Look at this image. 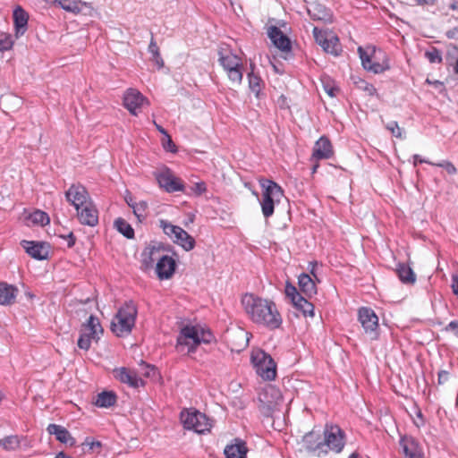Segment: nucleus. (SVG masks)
Returning a JSON list of instances; mask_svg holds the SVG:
<instances>
[{"label": "nucleus", "instance_id": "47", "mask_svg": "<svg viewBox=\"0 0 458 458\" xmlns=\"http://www.w3.org/2000/svg\"><path fill=\"white\" fill-rule=\"evenodd\" d=\"M386 128L392 133L393 136L399 138V139L404 138L403 129H402L398 125L397 122L391 121V122L387 123L386 125Z\"/></svg>", "mask_w": 458, "mask_h": 458}, {"label": "nucleus", "instance_id": "22", "mask_svg": "<svg viewBox=\"0 0 458 458\" xmlns=\"http://www.w3.org/2000/svg\"><path fill=\"white\" fill-rule=\"evenodd\" d=\"M400 446L405 455V458L422 454L416 439L410 436H403L400 439Z\"/></svg>", "mask_w": 458, "mask_h": 458}, {"label": "nucleus", "instance_id": "43", "mask_svg": "<svg viewBox=\"0 0 458 458\" xmlns=\"http://www.w3.org/2000/svg\"><path fill=\"white\" fill-rule=\"evenodd\" d=\"M322 86L325 92L330 98H335L339 93V88L335 85V81H331L329 78L322 79Z\"/></svg>", "mask_w": 458, "mask_h": 458}, {"label": "nucleus", "instance_id": "19", "mask_svg": "<svg viewBox=\"0 0 458 458\" xmlns=\"http://www.w3.org/2000/svg\"><path fill=\"white\" fill-rule=\"evenodd\" d=\"M267 35L272 43L282 51H288L291 48L290 39L276 26L267 28Z\"/></svg>", "mask_w": 458, "mask_h": 458}, {"label": "nucleus", "instance_id": "54", "mask_svg": "<svg viewBox=\"0 0 458 458\" xmlns=\"http://www.w3.org/2000/svg\"><path fill=\"white\" fill-rule=\"evenodd\" d=\"M445 332H451L458 338V319L450 321L444 328Z\"/></svg>", "mask_w": 458, "mask_h": 458}, {"label": "nucleus", "instance_id": "6", "mask_svg": "<svg viewBox=\"0 0 458 458\" xmlns=\"http://www.w3.org/2000/svg\"><path fill=\"white\" fill-rule=\"evenodd\" d=\"M104 329L100 324L98 318L90 315L87 322L83 323L80 330V336L77 345L80 349L89 351L91 346V341L98 342L100 339Z\"/></svg>", "mask_w": 458, "mask_h": 458}, {"label": "nucleus", "instance_id": "60", "mask_svg": "<svg viewBox=\"0 0 458 458\" xmlns=\"http://www.w3.org/2000/svg\"><path fill=\"white\" fill-rule=\"evenodd\" d=\"M83 445L89 446V450H93L95 447H101L102 445L99 441H90L89 438H86Z\"/></svg>", "mask_w": 458, "mask_h": 458}, {"label": "nucleus", "instance_id": "56", "mask_svg": "<svg viewBox=\"0 0 458 458\" xmlns=\"http://www.w3.org/2000/svg\"><path fill=\"white\" fill-rule=\"evenodd\" d=\"M450 373L447 370L441 369L437 373V382L439 385H443L449 379Z\"/></svg>", "mask_w": 458, "mask_h": 458}, {"label": "nucleus", "instance_id": "39", "mask_svg": "<svg viewBox=\"0 0 458 458\" xmlns=\"http://www.w3.org/2000/svg\"><path fill=\"white\" fill-rule=\"evenodd\" d=\"M28 222L31 223L33 225H45L50 222L48 215L39 209H37L28 215L26 217Z\"/></svg>", "mask_w": 458, "mask_h": 458}, {"label": "nucleus", "instance_id": "44", "mask_svg": "<svg viewBox=\"0 0 458 458\" xmlns=\"http://www.w3.org/2000/svg\"><path fill=\"white\" fill-rule=\"evenodd\" d=\"M249 87L250 89V90L255 93L256 97L259 98V93L261 91V79L257 76V75H254L253 73H250L249 74Z\"/></svg>", "mask_w": 458, "mask_h": 458}, {"label": "nucleus", "instance_id": "50", "mask_svg": "<svg viewBox=\"0 0 458 458\" xmlns=\"http://www.w3.org/2000/svg\"><path fill=\"white\" fill-rule=\"evenodd\" d=\"M13 46V41L10 35H3L0 38V52L10 50Z\"/></svg>", "mask_w": 458, "mask_h": 458}, {"label": "nucleus", "instance_id": "55", "mask_svg": "<svg viewBox=\"0 0 458 458\" xmlns=\"http://www.w3.org/2000/svg\"><path fill=\"white\" fill-rule=\"evenodd\" d=\"M163 146L168 151H171V152L176 151L175 145L174 144L171 137L168 134L165 135V139L163 140Z\"/></svg>", "mask_w": 458, "mask_h": 458}, {"label": "nucleus", "instance_id": "42", "mask_svg": "<svg viewBox=\"0 0 458 458\" xmlns=\"http://www.w3.org/2000/svg\"><path fill=\"white\" fill-rule=\"evenodd\" d=\"M321 47L325 52L337 55L339 51L338 38L333 34H329V38H327V42Z\"/></svg>", "mask_w": 458, "mask_h": 458}, {"label": "nucleus", "instance_id": "58", "mask_svg": "<svg viewBox=\"0 0 458 458\" xmlns=\"http://www.w3.org/2000/svg\"><path fill=\"white\" fill-rule=\"evenodd\" d=\"M451 288L453 293L458 298V274L452 276Z\"/></svg>", "mask_w": 458, "mask_h": 458}, {"label": "nucleus", "instance_id": "34", "mask_svg": "<svg viewBox=\"0 0 458 458\" xmlns=\"http://www.w3.org/2000/svg\"><path fill=\"white\" fill-rule=\"evenodd\" d=\"M247 447L244 443L227 445L225 448L226 458H246Z\"/></svg>", "mask_w": 458, "mask_h": 458}, {"label": "nucleus", "instance_id": "53", "mask_svg": "<svg viewBox=\"0 0 458 458\" xmlns=\"http://www.w3.org/2000/svg\"><path fill=\"white\" fill-rule=\"evenodd\" d=\"M432 165L443 167L449 174H456L457 170L455 166L449 161H443L441 163H434Z\"/></svg>", "mask_w": 458, "mask_h": 458}, {"label": "nucleus", "instance_id": "3", "mask_svg": "<svg viewBox=\"0 0 458 458\" xmlns=\"http://www.w3.org/2000/svg\"><path fill=\"white\" fill-rule=\"evenodd\" d=\"M137 313V307L131 301L125 302L114 317L111 331L118 337L130 335L134 327Z\"/></svg>", "mask_w": 458, "mask_h": 458}, {"label": "nucleus", "instance_id": "38", "mask_svg": "<svg viewBox=\"0 0 458 458\" xmlns=\"http://www.w3.org/2000/svg\"><path fill=\"white\" fill-rule=\"evenodd\" d=\"M20 446L21 437L17 435L7 436L0 439V447L5 451H16L20 448Z\"/></svg>", "mask_w": 458, "mask_h": 458}, {"label": "nucleus", "instance_id": "16", "mask_svg": "<svg viewBox=\"0 0 458 458\" xmlns=\"http://www.w3.org/2000/svg\"><path fill=\"white\" fill-rule=\"evenodd\" d=\"M113 375L115 379L123 384L128 385L130 387L138 388L144 385L142 378L139 377L137 373L125 367L115 368L113 370Z\"/></svg>", "mask_w": 458, "mask_h": 458}, {"label": "nucleus", "instance_id": "33", "mask_svg": "<svg viewBox=\"0 0 458 458\" xmlns=\"http://www.w3.org/2000/svg\"><path fill=\"white\" fill-rule=\"evenodd\" d=\"M117 396L113 391H103L97 395L95 404L101 408H109L115 404Z\"/></svg>", "mask_w": 458, "mask_h": 458}, {"label": "nucleus", "instance_id": "26", "mask_svg": "<svg viewBox=\"0 0 458 458\" xmlns=\"http://www.w3.org/2000/svg\"><path fill=\"white\" fill-rule=\"evenodd\" d=\"M308 13L313 20L331 21L332 15L330 11L321 4H311L308 8Z\"/></svg>", "mask_w": 458, "mask_h": 458}, {"label": "nucleus", "instance_id": "23", "mask_svg": "<svg viewBox=\"0 0 458 458\" xmlns=\"http://www.w3.org/2000/svg\"><path fill=\"white\" fill-rule=\"evenodd\" d=\"M17 293V287L4 282H0V305L14 303Z\"/></svg>", "mask_w": 458, "mask_h": 458}, {"label": "nucleus", "instance_id": "29", "mask_svg": "<svg viewBox=\"0 0 458 458\" xmlns=\"http://www.w3.org/2000/svg\"><path fill=\"white\" fill-rule=\"evenodd\" d=\"M395 272L402 283L406 284H412L416 281V275L412 268L404 263H399Z\"/></svg>", "mask_w": 458, "mask_h": 458}, {"label": "nucleus", "instance_id": "49", "mask_svg": "<svg viewBox=\"0 0 458 458\" xmlns=\"http://www.w3.org/2000/svg\"><path fill=\"white\" fill-rule=\"evenodd\" d=\"M329 34H332L331 32H327L323 30H319L318 28H314L313 30V35L316 39V42L322 47L327 42V38H329Z\"/></svg>", "mask_w": 458, "mask_h": 458}, {"label": "nucleus", "instance_id": "27", "mask_svg": "<svg viewBox=\"0 0 458 458\" xmlns=\"http://www.w3.org/2000/svg\"><path fill=\"white\" fill-rule=\"evenodd\" d=\"M172 240L174 243L180 245L186 251L193 250L196 243L194 238L182 227H180Z\"/></svg>", "mask_w": 458, "mask_h": 458}, {"label": "nucleus", "instance_id": "25", "mask_svg": "<svg viewBox=\"0 0 458 458\" xmlns=\"http://www.w3.org/2000/svg\"><path fill=\"white\" fill-rule=\"evenodd\" d=\"M13 21L15 26V34L19 38L22 36L27 30L28 14L21 7H17L13 11Z\"/></svg>", "mask_w": 458, "mask_h": 458}, {"label": "nucleus", "instance_id": "64", "mask_svg": "<svg viewBox=\"0 0 458 458\" xmlns=\"http://www.w3.org/2000/svg\"><path fill=\"white\" fill-rule=\"evenodd\" d=\"M55 458H72L67 455L64 452H59Z\"/></svg>", "mask_w": 458, "mask_h": 458}, {"label": "nucleus", "instance_id": "31", "mask_svg": "<svg viewBox=\"0 0 458 458\" xmlns=\"http://www.w3.org/2000/svg\"><path fill=\"white\" fill-rule=\"evenodd\" d=\"M142 265L146 269L153 267V263L155 260L159 259L162 256H160V248L157 246H149L147 247L142 254Z\"/></svg>", "mask_w": 458, "mask_h": 458}, {"label": "nucleus", "instance_id": "20", "mask_svg": "<svg viewBox=\"0 0 458 458\" xmlns=\"http://www.w3.org/2000/svg\"><path fill=\"white\" fill-rule=\"evenodd\" d=\"M332 156L333 148L331 142L326 137H321L318 140L316 141L314 145L312 159H327L330 158Z\"/></svg>", "mask_w": 458, "mask_h": 458}, {"label": "nucleus", "instance_id": "51", "mask_svg": "<svg viewBox=\"0 0 458 458\" xmlns=\"http://www.w3.org/2000/svg\"><path fill=\"white\" fill-rule=\"evenodd\" d=\"M425 55L426 57L428 58V60L430 62V63H441L442 62V57H441V54L440 52L436 49V48H433L432 50L430 51H427L425 53Z\"/></svg>", "mask_w": 458, "mask_h": 458}, {"label": "nucleus", "instance_id": "45", "mask_svg": "<svg viewBox=\"0 0 458 458\" xmlns=\"http://www.w3.org/2000/svg\"><path fill=\"white\" fill-rule=\"evenodd\" d=\"M242 67L226 71L229 80L234 85H240L242 81Z\"/></svg>", "mask_w": 458, "mask_h": 458}, {"label": "nucleus", "instance_id": "32", "mask_svg": "<svg viewBox=\"0 0 458 458\" xmlns=\"http://www.w3.org/2000/svg\"><path fill=\"white\" fill-rule=\"evenodd\" d=\"M67 200H86L89 198V193L81 184H73L65 192Z\"/></svg>", "mask_w": 458, "mask_h": 458}, {"label": "nucleus", "instance_id": "1", "mask_svg": "<svg viewBox=\"0 0 458 458\" xmlns=\"http://www.w3.org/2000/svg\"><path fill=\"white\" fill-rule=\"evenodd\" d=\"M242 303L253 323L269 330L281 327L283 318L273 301L246 293L242 299Z\"/></svg>", "mask_w": 458, "mask_h": 458}, {"label": "nucleus", "instance_id": "63", "mask_svg": "<svg viewBox=\"0 0 458 458\" xmlns=\"http://www.w3.org/2000/svg\"><path fill=\"white\" fill-rule=\"evenodd\" d=\"M434 2H435V0H417V3L419 4H421V5H423V4H433Z\"/></svg>", "mask_w": 458, "mask_h": 458}, {"label": "nucleus", "instance_id": "24", "mask_svg": "<svg viewBox=\"0 0 458 458\" xmlns=\"http://www.w3.org/2000/svg\"><path fill=\"white\" fill-rule=\"evenodd\" d=\"M187 189L188 191H184L186 195L193 198H200L205 192H207V184L204 181L199 180L195 176H191L189 179Z\"/></svg>", "mask_w": 458, "mask_h": 458}, {"label": "nucleus", "instance_id": "15", "mask_svg": "<svg viewBox=\"0 0 458 458\" xmlns=\"http://www.w3.org/2000/svg\"><path fill=\"white\" fill-rule=\"evenodd\" d=\"M21 245L28 255L37 260H46L48 259V245L45 242L23 240L21 242Z\"/></svg>", "mask_w": 458, "mask_h": 458}, {"label": "nucleus", "instance_id": "21", "mask_svg": "<svg viewBox=\"0 0 458 458\" xmlns=\"http://www.w3.org/2000/svg\"><path fill=\"white\" fill-rule=\"evenodd\" d=\"M47 431L50 435H54L57 441L73 446L76 444L75 438L71 433L63 426L57 424H49L47 428Z\"/></svg>", "mask_w": 458, "mask_h": 458}, {"label": "nucleus", "instance_id": "5", "mask_svg": "<svg viewBox=\"0 0 458 458\" xmlns=\"http://www.w3.org/2000/svg\"><path fill=\"white\" fill-rule=\"evenodd\" d=\"M250 360L256 372L265 380H274L276 377V364L273 358L261 349L253 350Z\"/></svg>", "mask_w": 458, "mask_h": 458}, {"label": "nucleus", "instance_id": "13", "mask_svg": "<svg viewBox=\"0 0 458 458\" xmlns=\"http://www.w3.org/2000/svg\"><path fill=\"white\" fill-rule=\"evenodd\" d=\"M144 104H148V101L137 89H129L124 93L123 106L131 114L136 115Z\"/></svg>", "mask_w": 458, "mask_h": 458}, {"label": "nucleus", "instance_id": "2", "mask_svg": "<svg viewBox=\"0 0 458 458\" xmlns=\"http://www.w3.org/2000/svg\"><path fill=\"white\" fill-rule=\"evenodd\" d=\"M214 335L209 330L200 326L184 325L182 327L176 339V350L179 352L187 348V353L192 354L201 344H210Z\"/></svg>", "mask_w": 458, "mask_h": 458}, {"label": "nucleus", "instance_id": "35", "mask_svg": "<svg viewBox=\"0 0 458 458\" xmlns=\"http://www.w3.org/2000/svg\"><path fill=\"white\" fill-rule=\"evenodd\" d=\"M114 227L127 239L134 238V229L123 217H118L114 221Z\"/></svg>", "mask_w": 458, "mask_h": 458}, {"label": "nucleus", "instance_id": "9", "mask_svg": "<svg viewBox=\"0 0 458 458\" xmlns=\"http://www.w3.org/2000/svg\"><path fill=\"white\" fill-rule=\"evenodd\" d=\"M345 445V433L335 424H326L324 429L323 445L327 450L336 454L342 452Z\"/></svg>", "mask_w": 458, "mask_h": 458}, {"label": "nucleus", "instance_id": "10", "mask_svg": "<svg viewBox=\"0 0 458 458\" xmlns=\"http://www.w3.org/2000/svg\"><path fill=\"white\" fill-rule=\"evenodd\" d=\"M358 319L370 340H377L379 336V324L375 311L371 308L361 307L358 310Z\"/></svg>", "mask_w": 458, "mask_h": 458}, {"label": "nucleus", "instance_id": "30", "mask_svg": "<svg viewBox=\"0 0 458 458\" xmlns=\"http://www.w3.org/2000/svg\"><path fill=\"white\" fill-rule=\"evenodd\" d=\"M219 63L225 72L238 67H242V59L231 52L226 53L225 55L220 53Z\"/></svg>", "mask_w": 458, "mask_h": 458}, {"label": "nucleus", "instance_id": "8", "mask_svg": "<svg viewBox=\"0 0 458 458\" xmlns=\"http://www.w3.org/2000/svg\"><path fill=\"white\" fill-rule=\"evenodd\" d=\"M159 187L166 192L184 191L185 185L181 178L167 166H161L153 172Z\"/></svg>", "mask_w": 458, "mask_h": 458}, {"label": "nucleus", "instance_id": "59", "mask_svg": "<svg viewBox=\"0 0 458 458\" xmlns=\"http://www.w3.org/2000/svg\"><path fill=\"white\" fill-rule=\"evenodd\" d=\"M64 239L67 240V247L72 248L75 245L76 242V237L74 236L73 233H69L66 236H62Z\"/></svg>", "mask_w": 458, "mask_h": 458}, {"label": "nucleus", "instance_id": "7", "mask_svg": "<svg viewBox=\"0 0 458 458\" xmlns=\"http://www.w3.org/2000/svg\"><path fill=\"white\" fill-rule=\"evenodd\" d=\"M180 419L185 429L193 430L199 434L209 431L211 428L209 419L206 414L195 409L182 411Z\"/></svg>", "mask_w": 458, "mask_h": 458}, {"label": "nucleus", "instance_id": "17", "mask_svg": "<svg viewBox=\"0 0 458 458\" xmlns=\"http://www.w3.org/2000/svg\"><path fill=\"white\" fill-rule=\"evenodd\" d=\"M175 260L168 255H163L159 258L156 265L157 275L160 280L171 278L175 272Z\"/></svg>", "mask_w": 458, "mask_h": 458}, {"label": "nucleus", "instance_id": "40", "mask_svg": "<svg viewBox=\"0 0 458 458\" xmlns=\"http://www.w3.org/2000/svg\"><path fill=\"white\" fill-rule=\"evenodd\" d=\"M148 52L151 54L150 60L157 66L158 69H161L164 66V61L160 55L159 48L153 38H151L148 46Z\"/></svg>", "mask_w": 458, "mask_h": 458}, {"label": "nucleus", "instance_id": "18", "mask_svg": "<svg viewBox=\"0 0 458 458\" xmlns=\"http://www.w3.org/2000/svg\"><path fill=\"white\" fill-rule=\"evenodd\" d=\"M262 191V200H279L283 196L282 188L273 181L263 179L259 181Z\"/></svg>", "mask_w": 458, "mask_h": 458}, {"label": "nucleus", "instance_id": "11", "mask_svg": "<svg viewBox=\"0 0 458 458\" xmlns=\"http://www.w3.org/2000/svg\"><path fill=\"white\" fill-rule=\"evenodd\" d=\"M81 225L94 227L98 224V210L93 202H71Z\"/></svg>", "mask_w": 458, "mask_h": 458}, {"label": "nucleus", "instance_id": "46", "mask_svg": "<svg viewBox=\"0 0 458 458\" xmlns=\"http://www.w3.org/2000/svg\"><path fill=\"white\" fill-rule=\"evenodd\" d=\"M285 294L288 298H290L292 303L295 302L301 297V294L297 291L296 287L290 284L289 282L285 284Z\"/></svg>", "mask_w": 458, "mask_h": 458}, {"label": "nucleus", "instance_id": "41", "mask_svg": "<svg viewBox=\"0 0 458 458\" xmlns=\"http://www.w3.org/2000/svg\"><path fill=\"white\" fill-rule=\"evenodd\" d=\"M137 219L141 222L147 216V202H127Z\"/></svg>", "mask_w": 458, "mask_h": 458}, {"label": "nucleus", "instance_id": "62", "mask_svg": "<svg viewBox=\"0 0 458 458\" xmlns=\"http://www.w3.org/2000/svg\"><path fill=\"white\" fill-rule=\"evenodd\" d=\"M413 159H414V165H417L418 163H428V164H430L432 165L433 163L432 162H429L428 160H425L423 158H421L419 155H414L413 156Z\"/></svg>", "mask_w": 458, "mask_h": 458}, {"label": "nucleus", "instance_id": "28", "mask_svg": "<svg viewBox=\"0 0 458 458\" xmlns=\"http://www.w3.org/2000/svg\"><path fill=\"white\" fill-rule=\"evenodd\" d=\"M300 290L308 297L317 293L316 284L310 275L302 273L298 277Z\"/></svg>", "mask_w": 458, "mask_h": 458}, {"label": "nucleus", "instance_id": "12", "mask_svg": "<svg viewBox=\"0 0 458 458\" xmlns=\"http://www.w3.org/2000/svg\"><path fill=\"white\" fill-rule=\"evenodd\" d=\"M47 3L57 4L64 11L73 14L93 16L95 9L90 3L81 0H46Z\"/></svg>", "mask_w": 458, "mask_h": 458}, {"label": "nucleus", "instance_id": "61", "mask_svg": "<svg viewBox=\"0 0 458 458\" xmlns=\"http://www.w3.org/2000/svg\"><path fill=\"white\" fill-rule=\"evenodd\" d=\"M277 104L282 108H288L289 107L288 103H287V99H286V98L284 95L279 97V98L277 100Z\"/></svg>", "mask_w": 458, "mask_h": 458}, {"label": "nucleus", "instance_id": "37", "mask_svg": "<svg viewBox=\"0 0 458 458\" xmlns=\"http://www.w3.org/2000/svg\"><path fill=\"white\" fill-rule=\"evenodd\" d=\"M294 308L301 311L304 317H314V305L303 296L293 303Z\"/></svg>", "mask_w": 458, "mask_h": 458}, {"label": "nucleus", "instance_id": "14", "mask_svg": "<svg viewBox=\"0 0 458 458\" xmlns=\"http://www.w3.org/2000/svg\"><path fill=\"white\" fill-rule=\"evenodd\" d=\"M302 443L308 452L318 456L327 454V448H324L320 434L315 430H311L305 434L302 438Z\"/></svg>", "mask_w": 458, "mask_h": 458}, {"label": "nucleus", "instance_id": "57", "mask_svg": "<svg viewBox=\"0 0 458 458\" xmlns=\"http://www.w3.org/2000/svg\"><path fill=\"white\" fill-rule=\"evenodd\" d=\"M364 91H366L369 96H372L376 93V89L372 84H369L366 81H361L360 86Z\"/></svg>", "mask_w": 458, "mask_h": 458}, {"label": "nucleus", "instance_id": "52", "mask_svg": "<svg viewBox=\"0 0 458 458\" xmlns=\"http://www.w3.org/2000/svg\"><path fill=\"white\" fill-rule=\"evenodd\" d=\"M262 213L265 217H269L273 215L275 209V202H260Z\"/></svg>", "mask_w": 458, "mask_h": 458}, {"label": "nucleus", "instance_id": "48", "mask_svg": "<svg viewBox=\"0 0 458 458\" xmlns=\"http://www.w3.org/2000/svg\"><path fill=\"white\" fill-rule=\"evenodd\" d=\"M160 226L163 228L164 233L168 235L171 239L174 237L180 226L174 225L165 220L160 221Z\"/></svg>", "mask_w": 458, "mask_h": 458}, {"label": "nucleus", "instance_id": "36", "mask_svg": "<svg viewBox=\"0 0 458 458\" xmlns=\"http://www.w3.org/2000/svg\"><path fill=\"white\" fill-rule=\"evenodd\" d=\"M0 105L6 111H13L21 106V99L15 95L6 94L1 97Z\"/></svg>", "mask_w": 458, "mask_h": 458}, {"label": "nucleus", "instance_id": "4", "mask_svg": "<svg viewBox=\"0 0 458 458\" xmlns=\"http://www.w3.org/2000/svg\"><path fill=\"white\" fill-rule=\"evenodd\" d=\"M358 53L365 70L373 73H381L390 68L387 56L380 50L377 51L375 47H367L363 49L359 47Z\"/></svg>", "mask_w": 458, "mask_h": 458}]
</instances>
